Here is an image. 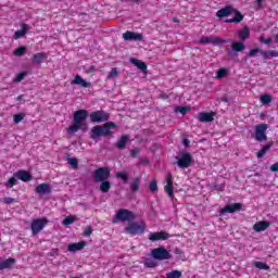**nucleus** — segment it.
<instances>
[{
    "label": "nucleus",
    "mask_w": 278,
    "mask_h": 278,
    "mask_svg": "<svg viewBox=\"0 0 278 278\" xmlns=\"http://www.w3.org/2000/svg\"><path fill=\"white\" fill-rule=\"evenodd\" d=\"M4 186L7 188H14V186H16V177H11L9 178V180L7 182H4Z\"/></svg>",
    "instance_id": "79ce46f5"
},
{
    "label": "nucleus",
    "mask_w": 278,
    "mask_h": 278,
    "mask_svg": "<svg viewBox=\"0 0 278 278\" xmlns=\"http://www.w3.org/2000/svg\"><path fill=\"white\" fill-rule=\"evenodd\" d=\"M13 177H15L16 179H20L21 181H24L25 184H27V181H31V179H34L31 174H29V172H27L25 169H20L17 172H15L13 174Z\"/></svg>",
    "instance_id": "ddd939ff"
},
{
    "label": "nucleus",
    "mask_w": 278,
    "mask_h": 278,
    "mask_svg": "<svg viewBox=\"0 0 278 278\" xmlns=\"http://www.w3.org/2000/svg\"><path fill=\"white\" fill-rule=\"evenodd\" d=\"M110 168L108 167H99L93 172L94 181H108L110 179Z\"/></svg>",
    "instance_id": "1a4fd4ad"
},
{
    "label": "nucleus",
    "mask_w": 278,
    "mask_h": 278,
    "mask_svg": "<svg viewBox=\"0 0 278 278\" xmlns=\"http://www.w3.org/2000/svg\"><path fill=\"white\" fill-rule=\"evenodd\" d=\"M77 220V218L75 216H67L63 219V225L67 226V225H73V223Z\"/></svg>",
    "instance_id": "de8ad7c7"
},
{
    "label": "nucleus",
    "mask_w": 278,
    "mask_h": 278,
    "mask_svg": "<svg viewBox=\"0 0 278 278\" xmlns=\"http://www.w3.org/2000/svg\"><path fill=\"white\" fill-rule=\"evenodd\" d=\"M255 268H258L260 270H270V266L264 262H255L254 263Z\"/></svg>",
    "instance_id": "58836bf2"
},
{
    "label": "nucleus",
    "mask_w": 278,
    "mask_h": 278,
    "mask_svg": "<svg viewBox=\"0 0 278 278\" xmlns=\"http://www.w3.org/2000/svg\"><path fill=\"white\" fill-rule=\"evenodd\" d=\"M143 266H146V268H155V266H157V263H155V261L153 260H146L143 262Z\"/></svg>",
    "instance_id": "37998d69"
},
{
    "label": "nucleus",
    "mask_w": 278,
    "mask_h": 278,
    "mask_svg": "<svg viewBox=\"0 0 278 278\" xmlns=\"http://www.w3.org/2000/svg\"><path fill=\"white\" fill-rule=\"evenodd\" d=\"M84 236L86 238H90V236H92V228L90 226H88L85 231H84Z\"/></svg>",
    "instance_id": "6e6d98bb"
},
{
    "label": "nucleus",
    "mask_w": 278,
    "mask_h": 278,
    "mask_svg": "<svg viewBox=\"0 0 278 278\" xmlns=\"http://www.w3.org/2000/svg\"><path fill=\"white\" fill-rule=\"evenodd\" d=\"M168 238H170V235H168V232L161 230L159 232H151L149 235V240H151V242H157L160 240H168Z\"/></svg>",
    "instance_id": "f8f14e48"
},
{
    "label": "nucleus",
    "mask_w": 278,
    "mask_h": 278,
    "mask_svg": "<svg viewBox=\"0 0 278 278\" xmlns=\"http://www.w3.org/2000/svg\"><path fill=\"white\" fill-rule=\"evenodd\" d=\"M256 3L258 5V8H262V4L264 3V0H256Z\"/></svg>",
    "instance_id": "0e129e2a"
},
{
    "label": "nucleus",
    "mask_w": 278,
    "mask_h": 278,
    "mask_svg": "<svg viewBox=\"0 0 278 278\" xmlns=\"http://www.w3.org/2000/svg\"><path fill=\"white\" fill-rule=\"evenodd\" d=\"M232 14H235V17L225 20V23H242L244 21V15L236 9H233Z\"/></svg>",
    "instance_id": "b1692460"
},
{
    "label": "nucleus",
    "mask_w": 278,
    "mask_h": 278,
    "mask_svg": "<svg viewBox=\"0 0 278 278\" xmlns=\"http://www.w3.org/2000/svg\"><path fill=\"white\" fill-rule=\"evenodd\" d=\"M141 162H142V164H149L150 161H149V159H142Z\"/></svg>",
    "instance_id": "69168bd1"
},
{
    "label": "nucleus",
    "mask_w": 278,
    "mask_h": 278,
    "mask_svg": "<svg viewBox=\"0 0 278 278\" xmlns=\"http://www.w3.org/2000/svg\"><path fill=\"white\" fill-rule=\"evenodd\" d=\"M47 225H49V219H47V217L33 219L30 223L33 236H38V233H40V231H42Z\"/></svg>",
    "instance_id": "20e7f679"
},
{
    "label": "nucleus",
    "mask_w": 278,
    "mask_h": 278,
    "mask_svg": "<svg viewBox=\"0 0 278 278\" xmlns=\"http://www.w3.org/2000/svg\"><path fill=\"white\" fill-rule=\"evenodd\" d=\"M114 77H118V68L113 67L111 72L108 74L106 79H114Z\"/></svg>",
    "instance_id": "49530a36"
},
{
    "label": "nucleus",
    "mask_w": 278,
    "mask_h": 278,
    "mask_svg": "<svg viewBox=\"0 0 278 278\" xmlns=\"http://www.w3.org/2000/svg\"><path fill=\"white\" fill-rule=\"evenodd\" d=\"M261 55H263L264 60H270V52H269V50H267V51L262 50L261 51Z\"/></svg>",
    "instance_id": "4d7b16f0"
},
{
    "label": "nucleus",
    "mask_w": 278,
    "mask_h": 278,
    "mask_svg": "<svg viewBox=\"0 0 278 278\" xmlns=\"http://www.w3.org/2000/svg\"><path fill=\"white\" fill-rule=\"evenodd\" d=\"M257 53H262V49L254 48L249 51L248 55H249V58H255V55H257Z\"/></svg>",
    "instance_id": "09e8293b"
},
{
    "label": "nucleus",
    "mask_w": 278,
    "mask_h": 278,
    "mask_svg": "<svg viewBox=\"0 0 278 278\" xmlns=\"http://www.w3.org/2000/svg\"><path fill=\"white\" fill-rule=\"evenodd\" d=\"M111 188H112V182H110V180L100 181V191L103 192V194H108Z\"/></svg>",
    "instance_id": "c756f323"
},
{
    "label": "nucleus",
    "mask_w": 278,
    "mask_h": 278,
    "mask_svg": "<svg viewBox=\"0 0 278 278\" xmlns=\"http://www.w3.org/2000/svg\"><path fill=\"white\" fill-rule=\"evenodd\" d=\"M123 38H124V40H127V41H131V40L140 41V40H142L143 36H142V34L127 30L126 33L123 34Z\"/></svg>",
    "instance_id": "412c9836"
},
{
    "label": "nucleus",
    "mask_w": 278,
    "mask_h": 278,
    "mask_svg": "<svg viewBox=\"0 0 278 278\" xmlns=\"http://www.w3.org/2000/svg\"><path fill=\"white\" fill-rule=\"evenodd\" d=\"M27 31H29V25L22 24L21 29L16 30L13 35L14 40H18L21 38H25L27 36Z\"/></svg>",
    "instance_id": "aec40b11"
},
{
    "label": "nucleus",
    "mask_w": 278,
    "mask_h": 278,
    "mask_svg": "<svg viewBox=\"0 0 278 278\" xmlns=\"http://www.w3.org/2000/svg\"><path fill=\"white\" fill-rule=\"evenodd\" d=\"M25 77H27V72H21L18 73L15 78H14V81L16 84L21 83L23 79H25Z\"/></svg>",
    "instance_id": "a18cd8bd"
},
{
    "label": "nucleus",
    "mask_w": 278,
    "mask_h": 278,
    "mask_svg": "<svg viewBox=\"0 0 278 278\" xmlns=\"http://www.w3.org/2000/svg\"><path fill=\"white\" fill-rule=\"evenodd\" d=\"M116 220L121 223H131L136 220V214L127 208H119L115 214Z\"/></svg>",
    "instance_id": "423d86ee"
},
{
    "label": "nucleus",
    "mask_w": 278,
    "mask_h": 278,
    "mask_svg": "<svg viewBox=\"0 0 278 278\" xmlns=\"http://www.w3.org/2000/svg\"><path fill=\"white\" fill-rule=\"evenodd\" d=\"M166 278H181V271L180 270H172L166 274Z\"/></svg>",
    "instance_id": "ea45409f"
},
{
    "label": "nucleus",
    "mask_w": 278,
    "mask_h": 278,
    "mask_svg": "<svg viewBox=\"0 0 278 278\" xmlns=\"http://www.w3.org/2000/svg\"><path fill=\"white\" fill-rule=\"evenodd\" d=\"M270 58H278V51L277 50H269Z\"/></svg>",
    "instance_id": "bf43d9fd"
},
{
    "label": "nucleus",
    "mask_w": 278,
    "mask_h": 278,
    "mask_svg": "<svg viewBox=\"0 0 278 278\" xmlns=\"http://www.w3.org/2000/svg\"><path fill=\"white\" fill-rule=\"evenodd\" d=\"M16 264V260L10 257L0 262V270H5V268H12Z\"/></svg>",
    "instance_id": "cd10ccee"
},
{
    "label": "nucleus",
    "mask_w": 278,
    "mask_h": 278,
    "mask_svg": "<svg viewBox=\"0 0 278 278\" xmlns=\"http://www.w3.org/2000/svg\"><path fill=\"white\" fill-rule=\"evenodd\" d=\"M127 142H129V135H123L119 140L115 143L116 149L119 151H124L127 147Z\"/></svg>",
    "instance_id": "a878e982"
},
{
    "label": "nucleus",
    "mask_w": 278,
    "mask_h": 278,
    "mask_svg": "<svg viewBox=\"0 0 278 278\" xmlns=\"http://www.w3.org/2000/svg\"><path fill=\"white\" fill-rule=\"evenodd\" d=\"M214 116H216V113L214 112H201L199 113V122L200 123H212L214 121Z\"/></svg>",
    "instance_id": "f3484780"
},
{
    "label": "nucleus",
    "mask_w": 278,
    "mask_h": 278,
    "mask_svg": "<svg viewBox=\"0 0 278 278\" xmlns=\"http://www.w3.org/2000/svg\"><path fill=\"white\" fill-rule=\"evenodd\" d=\"M68 165L77 170V168H79V161H77L76 157H71L68 159Z\"/></svg>",
    "instance_id": "c03bdc74"
},
{
    "label": "nucleus",
    "mask_w": 278,
    "mask_h": 278,
    "mask_svg": "<svg viewBox=\"0 0 278 278\" xmlns=\"http://www.w3.org/2000/svg\"><path fill=\"white\" fill-rule=\"evenodd\" d=\"M111 129H116V123L106 122L103 126H94L90 131V138L91 140H97V138H101V136L108 138L112 136Z\"/></svg>",
    "instance_id": "f03ea898"
},
{
    "label": "nucleus",
    "mask_w": 278,
    "mask_h": 278,
    "mask_svg": "<svg viewBox=\"0 0 278 278\" xmlns=\"http://www.w3.org/2000/svg\"><path fill=\"white\" fill-rule=\"evenodd\" d=\"M240 210H242V203H233L222 208L220 214H233L235 212H240Z\"/></svg>",
    "instance_id": "2eb2a0df"
},
{
    "label": "nucleus",
    "mask_w": 278,
    "mask_h": 278,
    "mask_svg": "<svg viewBox=\"0 0 278 278\" xmlns=\"http://www.w3.org/2000/svg\"><path fill=\"white\" fill-rule=\"evenodd\" d=\"M25 53H27V48L25 46H21L13 51V55H16V58H22Z\"/></svg>",
    "instance_id": "f704fd0d"
},
{
    "label": "nucleus",
    "mask_w": 278,
    "mask_h": 278,
    "mask_svg": "<svg viewBox=\"0 0 278 278\" xmlns=\"http://www.w3.org/2000/svg\"><path fill=\"white\" fill-rule=\"evenodd\" d=\"M138 155H140L139 148H135V149L130 150V157L136 159V157H138Z\"/></svg>",
    "instance_id": "864d4df0"
},
{
    "label": "nucleus",
    "mask_w": 278,
    "mask_h": 278,
    "mask_svg": "<svg viewBox=\"0 0 278 278\" xmlns=\"http://www.w3.org/2000/svg\"><path fill=\"white\" fill-rule=\"evenodd\" d=\"M150 191L157 192V180L152 179V181L150 182Z\"/></svg>",
    "instance_id": "3c124183"
},
{
    "label": "nucleus",
    "mask_w": 278,
    "mask_h": 278,
    "mask_svg": "<svg viewBox=\"0 0 278 278\" xmlns=\"http://www.w3.org/2000/svg\"><path fill=\"white\" fill-rule=\"evenodd\" d=\"M47 58H49V55H47L45 52L35 53L33 55V64L40 66V64H42Z\"/></svg>",
    "instance_id": "393cba45"
},
{
    "label": "nucleus",
    "mask_w": 278,
    "mask_h": 278,
    "mask_svg": "<svg viewBox=\"0 0 278 278\" xmlns=\"http://www.w3.org/2000/svg\"><path fill=\"white\" fill-rule=\"evenodd\" d=\"M86 247V241H80L77 243H70L67 247V250L71 253H75V251H81V249H84Z\"/></svg>",
    "instance_id": "bb28decb"
},
{
    "label": "nucleus",
    "mask_w": 278,
    "mask_h": 278,
    "mask_svg": "<svg viewBox=\"0 0 278 278\" xmlns=\"http://www.w3.org/2000/svg\"><path fill=\"white\" fill-rule=\"evenodd\" d=\"M276 42L278 43V34L276 35Z\"/></svg>",
    "instance_id": "774afa93"
},
{
    "label": "nucleus",
    "mask_w": 278,
    "mask_h": 278,
    "mask_svg": "<svg viewBox=\"0 0 278 278\" xmlns=\"http://www.w3.org/2000/svg\"><path fill=\"white\" fill-rule=\"evenodd\" d=\"M35 192L37 194H51V186L49 184H40L36 187Z\"/></svg>",
    "instance_id": "4be33fe9"
},
{
    "label": "nucleus",
    "mask_w": 278,
    "mask_h": 278,
    "mask_svg": "<svg viewBox=\"0 0 278 278\" xmlns=\"http://www.w3.org/2000/svg\"><path fill=\"white\" fill-rule=\"evenodd\" d=\"M89 118L91 123H105L106 121H110V113L103 110L93 111L90 113Z\"/></svg>",
    "instance_id": "0eeeda50"
},
{
    "label": "nucleus",
    "mask_w": 278,
    "mask_h": 278,
    "mask_svg": "<svg viewBox=\"0 0 278 278\" xmlns=\"http://www.w3.org/2000/svg\"><path fill=\"white\" fill-rule=\"evenodd\" d=\"M233 8L231 5H227L223 9H219L217 12H216V16L217 18H225L227 16H230V14H233Z\"/></svg>",
    "instance_id": "6ab92c4d"
},
{
    "label": "nucleus",
    "mask_w": 278,
    "mask_h": 278,
    "mask_svg": "<svg viewBox=\"0 0 278 278\" xmlns=\"http://www.w3.org/2000/svg\"><path fill=\"white\" fill-rule=\"evenodd\" d=\"M226 41L219 37H201L199 40L200 45H223Z\"/></svg>",
    "instance_id": "4468645a"
},
{
    "label": "nucleus",
    "mask_w": 278,
    "mask_h": 278,
    "mask_svg": "<svg viewBox=\"0 0 278 278\" xmlns=\"http://www.w3.org/2000/svg\"><path fill=\"white\" fill-rule=\"evenodd\" d=\"M260 42H263V45H270V42H273V38H264V36L260 37Z\"/></svg>",
    "instance_id": "5fc2aeb1"
},
{
    "label": "nucleus",
    "mask_w": 278,
    "mask_h": 278,
    "mask_svg": "<svg viewBox=\"0 0 278 278\" xmlns=\"http://www.w3.org/2000/svg\"><path fill=\"white\" fill-rule=\"evenodd\" d=\"M182 144L184 147H190V141L188 140V138L182 139Z\"/></svg>",
    "instance_id": "680f3d73"
},
{
    "label": "nucleus",
    "mask_w": 278,
    "mask_h": 278,
    "mask_svg": "<svg viewBox=\"0 0 278 278\" xmlns=\"http://www.w3.org/2000/svg\"><path fill=\"white\" fill-rule=\"evenodd\" d=\"M231 49L232 51H235L236 53H240L241 51H244L245 47L242 42L240 41H233L231 43Z\"/></svg>",
    "instance_id": "473e14b6"
},
{
    "label": "nucleus",
    "mask_w": 278,
    "mask_h": 278,
    "mask_svg": "<svg viewBox=\"0 0 278 278\" xmlns=\"http://www.w3.org/2000/svg\"><path fill=\"white\" fill-rule=\"evenodd\" d=\"M131 62L135 64V66H137V68H139V71H147V63L138 60V59H131Z\"/></svg>",
    "instance_id": "72a5a7b5"
},
{
    "label": "nucleus",
    "mask_w": 278,
    "mask_h": 278,
    "mask_svg": "<svg viewBox=\"0 0 278 278\" xmlns=\"http://www.w3.org/2000/svg\"><path fill=\"white\" fill-rule=\"evenodd\" d=\"M88 73H97V66L90 65L88 68Z\"/></svg>",
    "instance_id": "052dcab7"
},
{
    "label": "nucleus",
    "mask_w": 278,
    "mask_h": 278,
    "mask_svg": "<svg viewBox=\"0 0 278 278\" xmlns=\"http://www.w3.org/2000/svg\"><path fill=\"white\" fill-rule=\"evenodd\" d=\"M190 110V108L188 106H178L176 108L175 112H179L180 114H186L188 111Z\"/></svg>",
    "instance_id": "603ef678"
},
{
    "label": "nucleus",
    "mask_w": 278,
    "mask_h": 278,
    "mask_svg": "<svg viewBox=\"0 0 278 278\" xmlns=\"http://www.w3.org/2000/svg\"><path fill=\"white\" fill-rule=\"evenodd\" d=\"M174 23H179V20L177 17L173 18Z\"/></svg>",
    "instance_id": "338daca9"
},
{
    "label": "nucleus",
    "mask_w": 278,
    "mask_h": 278,
    "mask_svg": "<svg viewBox=\"0 0 278 278\" xmlns=\"http://www.w3.org/2000/svg\"><path fill=\"white\" fill-rule=\"evenodd\" d=\"M115 177H117V179H122V181H124L125 184H127V181L129 180V174H127L126 172H118L115 174Z\"/></svg>",
    "instance_id": "4c0bfd02"
},
{
    "label": "nucleus",
    "mask_w": 278,
    "mask_h": 278,
    "mask_svg": "<svg viewBox=\"0 0 278 278\" xmlns=\"http://www.w3.org/2000/svg\"><path fill=\"white\" fill-rule=\"evenodd\" d=\"M174 253H175L176 255H181L184 252H182L180 249L176 248V249L174 250Z\"/></svg>",
    "instance_id": "e2e57ef3"
},
{
    "label": "nucleus",
    "mask_w": 278,
    "mask_h": 278,
    "mask_svg": "<svg viewBox=\"0 0 278 278\" xmlns=\"http://www.w3.org/2000/svg\"><path fill=\"white\" fill-rule=\"evenodd\" d=\"M1 203H5V205H12V203H16V199L14 198H3Z\"/></svg>",
    "instance_id": "8fccbe9b"
},
{
    "label": "nucleus",
    "mask_w": 278,
    "mask_h": 278,
    "mask_svg": "<svg viewBox=\"0 0 278 278\" xmlns=\"http://www.w3.org/2000/svg\"><path fill=\"white\" fill-rule=\"evenodd\" d=\"M175 187L173 186V173H168L166 177V185L164 186V192L169 199H175Z\"/></svg>",
    "instance_id": "9b49d317"
},
{
    "label": "nucleus",
    "mask_w": 278,
    "mask_h": 278,
    "mask_svg": "<svg viewBox=\"0 0 278 278\" xmlns=\"http://www.w3.org/2000/svg\"><path fill=\"white\" fill-rule=\"evenodd\" d=\"M268 227H270V222L267 220L256 222L253 225V229L256 231V233H262V231H266Z\"/></svg>",
    "instance_id": "a211bd4d"
},
{
    "label": "nucleus",
    "mask_w": 278,
    "mask_h": 278,
    "mask_svg": "<svg viewBox=\"0 0 278 278\" xmlns=\"http://www.w3.org/2000/svg\"><path fill=\"white\" fill-rule=\"evenodd\" d=\"M147 231V224L142 220L130 222L125 228V232L129 236H142Z\"/></svg>",
    "instance_id": "7ed1b4c3"
},
{
    "label": "nucleus",
    "mask_w": 278,
    "mask_h": 278,
    "mask_svg": "<svg viewBox=\"0 0 278 278\" xmlns=\"http://www.w3.org/2000/svg\"><path fill=\"white\" fill-rule=\"evenodd\" d=\"M240 210H242V203H233L222 208L220 214H233L235 212H240Z\"/></svg>",
    "instance_id": "dca6fc26"
},
{
    "label": "nucleus",
    "mask_w": 278,
    "mask_h": 278,
    "mask_svg": "<svg viewBox=\"0 0 278 278\" xmlns=\"http://www.w3.org/2000/svg\"><path fill=\"white\" fill-rule=\"evenodd\" d=\"M151 255L154 260L164 261V260H170V252L166 250L164 247H160L156 249H153L151 251Z\"/></svg>",
    "instance_id": "6e6552de"
},
{
    "label": "nucleus",
    "mask_w": 278,
    "mask_h": 278,
    "mask_svg": "<svg viewBox=\"0 0 278 278\" xmlns=\"http://www.w3.org/2000/svg\"><path fill=\"white\" fill-rule=\"evenodd\" d=\"M142 186V182L138 177H135L132 181L130 182V190L131 192H138L140 190V187Z\"/></svg>",
    "instance_id": "7c9ffc66"
},
{
    "label": "nucleus",
    "mask_w": 278,
    "mask_h": 278,
    "mask_svg": "<svg viewBox=\"0 0 278 278\" xmlns=\"http://www.w3.org/2000/svg\"><path fill=\"white\" fill-rule=\"evenodd\" d=\"M273 102V96L268 94V93H264L261 96V103H263V105H268V103Z\"/></svg>",
    "instance_id": "e433bc0d"
},
{
    "label": "nucleus",
    "mask_w": 278,
    "mask_h": 278,
    "mask_svg": "<svg viewBox=\"0 0 278 278\" xmlns=\"http://www.w3.org/2000/svg\"><path fill=\"white\" fill-rule=\"evenodd\" d=\"M271 148H273V141H270L269 143L265 144V146L256 153L257 160H262V157H264V155H266V153H268V151H270Z\"/></svg>",
    "instance_id": "c85d7f7f"
},
{
    "label": "nucleus",
    "mask_w": 278,
    "mask_h": 278,
    "mask_svg": "<svg viewBox=\"0 0 278 278\" xmlns=\"http://www.w3.org/2000/svg\"><path fill=\"white\" fill-rule=\"evenodd\" d=\"M266 129H268V124H258L255 126V140L257 142H264L268 140V136H266Z\"/></svg>",
    "instance_id": "9d476101"
},
{
    "label": "nucleus",
    "mask_w": 278,
    "mask_h": 278,
    "mask_svg": "<svg viewBox=\"0 0 278 278\" xmlns=\"http://www.w3.org/2000/svg\"><path fill=\"white\" fill-rule=\"evenodd\" d=\"M24 118H25V113H18L13 115V122L15 123V125H18V123H21Z\"/></svg>",
    "instance_id": "a19ab883"
},
{
    "label": "nucleus",
    "mask_w": 278,
    "mask_h": 278,
    "mask_svg": "<svg viewBox=\"0 0 278 278\" xmlns=\"http://www.w3.org/2000/svg\"><path fill=\"white\" fill-rule=\"evenodd\" d=\"M90 116V113L86 110H78L74 113L73 124L67 128V134H77L83 127H88L86 121Z\"/></svg>",
    "instance_id": "f257e3e1"
},
{
    "label": "nucleus",
    "mask_w": 278,
    "mask_h": 278,
    "mask_svg": "<svg viewBox=\"0 0 278 278\" xmlns=\"http://www.w3.org/2000/svg\"><path fill=\"white\" fill-rule=\"evenodd\" d=\"M229 73L228 68H219L216 72V79H224V77H227V74Z\"/></svg>",
    "instance_id": "c9c22d12"
},
{
    "label": "nucleus",
    "mask_w": 278,
    "mask_h": 278,
    "mask_svg": "<svg viewBox=\"0 0 278 278\" xmlns=\"http://www.w3.org/2000/svg\"><path fill=\"white\" fill-rule=\"evenodd\" d=\"M72 85L81 86V88H90V86H92V83H88L85 79H83L79 75H76L72 80Z\"/></svg>",
    "instance_id": "5701e85b"
},
{
    "label": "nucleus",
    "mask_w": 278,
    "mask_h": 278,
    "mask_svg": "<svg viewBox=\"0 0 278 278\" xmlns=\"http://www.w3.org/2000/svg\"><path fill=\"white\" fill-rule=\"evenodd\" d=\"M176 164L178 168H190L192 164V154L189 152L182 151L179 156H176Z\"/></svg>",
    "instance_id": "39448f33"
},
{
    "label": "nucleus",
    "mask_w": 278,
    "mask_h": 278,
    "mask_svg": "<svg viewBox=\"0 0 278 278\" xmlns=\"http://www.w3.org/2000/svg\"><path fill=\"white\" fill-rule=\"evenodd\" d=\"M269 170H271V173H277L278 172V163H274L270 167Z\"/></svg>",
    "instance_id": "13d9d810"
},
{
    "label": "nucleus",
    "mask_w": 278,
    "mask_h": 278,
    "mask_svg": "<svg viewBox=\"0 0 278 278\" xmlns=\"http://www.w3.org/2000/svg\"><path fill=\"white\" fill-rule=\"evenodd\" d=\"M238 36L240 40H248L251 36V31L249 30V27H243L241 30H239Z\"/></svg>",
    "instance_id": "2f4dec72"
}]
</instances>
